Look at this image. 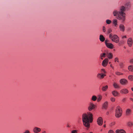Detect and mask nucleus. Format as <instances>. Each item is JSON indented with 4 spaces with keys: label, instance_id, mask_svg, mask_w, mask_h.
Segmentation results:
<instances>
[{
    "label": "nucleus",
    "instance_id": "30",
    "mask_svg": "<svg viewBox=\"0 0 133 133\" xmlns=\"http://www.w3.org/2000/svg\"><path fill=\"white\" fill-rule=\"evenodd\" d=\"M111 23V21L109 19L107 20L106 21V23L108 24H109Z\"/></svg>",
    "mask_w": 133,
    "mask_h": 133
},
{
    "label": "nucleus",
    "instance_id": "27",
    "mask_svg": "<svg viewBox=\"0 0 133 133\" xmlns=\"http://www.w3.org/2000/svg\"><path fill=\"white\" fill-rule=\"evenodd\" d=\"M97 99V97L95 96H93L92 98V100L94 101H96Z\"/></svg>",
    "mask_w": 133,
    "mask_h": 133
},
{
    "label": "nucleus",
    "instance_id": "14",
    "mask_svg": "<svg viewBox=\"0 0 133 133\" xmlns=\"http://www.w3.org/2000/svg\"><path fill=\"white\" fill-rule=\"evenodd\" d=\"M106 46L108 48L110 49H113V45L111 43H109L106 44Z\"/></svg>",
    "mask_w": 133,
    "mask_h": 133
},
{
    "label": "nucleus",
    "instance_id": "35",
    "mask_svg": "<svg viewBox=\"0 0 133 133\" xmlns=\"http://www.w3.org/2000/svg\"><path fill=\"white\" fill-rule=\"evenodd\" d=\"M129 62L132 64H133V58L131 59L129 61Z\"/></svg>",
    "mask_w": 133,
    "mask_h": 133
},
{
    "label": "nucleus",
    "instance_id": "19",
    "mask_svg": "<svg viewBox=\"0 0 133 133\" xmlns=\"http://www.w3.org/2000/svg\"><path fill=\"white\" fill-rule=\"evenodd\" d=\"M114 87L116 88H119V85L117 83H114L113 84Z\"/></svg>",
    "mask_w": 133,
    "mask_h": 133
},
{
    "label": "nucleus",
    "instance_id": "36",
    "mask_svg": "<svg viewBox=\"0 0 133 133\" xmlns=\"http://www.w3.org/2000/svg\"><path fill=\"white\" fill-rule=\"evenodd\" d=\"M71 133H77V130H73L72 131Z\"/></svg>",
    "mask_w": 133,
    "mask_h": 133
},
{
    "label": "nucleus",
    "instance_id": "15",
    "mask_svg": "<svg viewBox=\"0 0 133 133\" xmlns=\"http://www.w3.org/2000/svg\"><path fill=\"white\" fill-rule=\"evenodd\" d=\"M112 95L114 96H116L119 94L116 91H114L112 92Z\"/></svg>",
    "mask_w": 133,
    "mask_h": 133
},
{
    "label": "nucleus",
    "instance_id": "26",
    "mask_svg": "<svg viewBox=\"0 0 133 133\" xmlns=\"http://www.w3.org/2000/svg\"><path fill=\"white\" fill-rule=\"evenodd\" d=\"M128 78L129 80L131 81H133V76L129 75L128 77Z\"/></svg>",
    "mask_w": 133,
    "mask_h": 133
},
{
    "label": "nucleus",
    "instance_id": "34",
    "mask_svg": "<svg viewBox=\"0 0 133 133\" xmlns=\"http://www.w3.org/2000/svg\"><path fill=\"white\" fill-rule=\"evenodd\" d=\"M119 65L121 67V68H123L124 66V64L122 63H120L119 64Z\"/></svg>",
    "mask_w": 133,
    "mask_h": 133
},
{
    "label": "nucleus",
    "instance_id": "50",
    "mask_svg": "<svg viewBox=\"0 0 133 133\" xmlns=\"http://www.w3.org/2000/svg\"><path fill=\"white\" fill-rule=\"evenodd\" d=\"M103 126L104 127V128H105L106 127V125L105 124H104V125H103Z\"/></svg>",
    "mask_w": 133,
    "mask_h": 133
},
{
    "label": "nucleus",
    "instance_id": "10",
    "mask_svg": "<svg viewBox=\"0 0 133 133\" xmlns=\"http://www.w3.org/2000/svg\"><path fill=\"white\" fill-rule=\"evenodd\" d=\"M106 75L105 74H103L102 73L98 74L97 75V77L101 79L103 78Z\"/></svg>",
    "mask_w": 133,
    "mask_h": 133
},
{
    "label": "nucleus",
    "instance_id": "46",
    "mask_svg": "<svg viewBox=\"0 0 133 133\" xmlns=\"http://www.w3.org/2000/svg\"><path fill=\"white\" fill-rule=\"evenodd\" d=\"M127 37V36H123V37H122V38H126Z\"/></svg>",
    "mask_w": 133,
    "mask_h": 133
},
{
    "label": "nucleus",
    "instance_id": "31",
    "mask_svg": "<svg viewBox=\"0 0 133 133\" xmlns=\"http://www.w3.org/2000/svg\"><path fill=\"white\" fill-rule=\"evenodd\" d=\"M102 97L101 96H100L99 97H98L97 99V102L100 101L102 99Z\"/></svg>",
    "mask_w": 133,
    "mask_h": 133
},
{
    "label": "nucleus",
    "instance_id": "28",
    "mask_svg": "<svg viewBox=\"0 0 133 133\" xmlns=\"http://www.w3.org/2000/svg\"><path fill=\"white\" fill-rule=\"evenodd\" d=\"M112 32V30L111 29L109 28L107 31V34H109L111 33Z\"/></svg>",
    "mask_w": 133,
    "mask_h": 133
},
{
    "label": "nucleus",
    "instance_id": "37",
    "mask_svg": "<svg viewBox=\"0 0 133 133\" xmlns=\"http://www.w3.org/2000/svg\"><path fill=\"white\" fill-rule=\"evenodd\" d=\"M115 62H119L118 59L117 57H116L115 59Z\"/></svg>",
    "mask_w": 133,
    "mask_h": 133
},
{
    "label": "nucleus",
    "instance_id": "38",
    "mask_svg": "<svg viewBox=\"0 0 133 133\" xmlns=\"http://www.w3.org/2000/svg\"><path fill=\"white\" fill-rule=\"evenodd\" d=\"M109 42V41L108 39H106L105 41V43L106 45V44H108L109 43H108Z\"/></svg>",
    "mask_w": 133,
    "mask_h": 133
},
{
    "label": "nucleus",
    "instance_id": "25",
    "mask_svg": "<svg viewBox=\"0 0 133 133\" xmlns=\"http://www.w3.org/2000/svg\"><path fill=\"white\" fill-rule=\"evenodd\" d=\"M127 124L129 126H133V123L131 122H129L127 123Z\"/></svg>",
    "mask_w": 133,
    "mask_h": 133
},
{
    "label": "nucleus",
    "instance_id": "24",
    "mask_svg": "<svg viewBox=\"0 0 133 133\" xmlns=\"http://www.w3.org/2000/svg\"><path fill=\"white\" fill-rule=\"evenodd\" d=\"M108 57L109 59H111L112 58L113 55L112 53H109L108 55Z\"/></svg>",
    "mask_w": 133,
    "mask_h": 133
},
{
    "label": "nucleus",
    "instance_id": "47",
    "mask_svg": "<svg viewBox=\"0 0 133 133\" xmlns=\"http://www.w3.org/2000/svg\"><path fill=\"white\" fill-rule=\"evenodd\" d=\"M129 99L130 100L133 101V98H130Z\"/></svg>",
    "mask_w": 133,
    "mask_h": 133
},
{
    "label": "nucleus",
    "instance_id": "44",
    "mask_svg": "<svg viewBox=\"0 0 133 133\" xmlns=\"http://www.w3.org/2000/svg\"><path fill=\"white\" fill-rule=\"evenodd\" d=\"M23 133H30V132L28 130H26L25 132H24Z\"/></svg>",
    "mask_w": 133,
    "mask_h": 133
},
{
    "label": "nucleus",
    "instance_id": "33",
    "mask_svg": "<svg viewBox=\"0 0 133 133\" xmlns=\"http://www.w3.org/2000/svg\"><path fill=\"white\" fill-rule=\"evenodd\" d=\"M110 100L112 102H114L115 101V99L114 98L111 97L110 98Z\"/></svg>",
    "mask_w": 133,
    "mask_h": 133
},
{
    "label": "nucleus",
    "instance_id": "2",
    "mask_svg": "<svg viewBox=\"0 0 133 133\" xmlns=\"http://www.w3.org/2000/svg\"><path fill=\"white\" fill-rule=\"evenodd\" d=\"M120 11L118 12L117 11H114L113 14L114 16H117V18L119 20H122L124 21L125 20V14L124 13L125 10V8L124 6H122L121 8Z\"/></svg>",
    "mask_w": 133,
    "mask_h": 133
},
{
    "label": "nucleus",
    "instance_id": "7",
    "mask_svg": "<svg viewBox=\"0 0 133 133\" xmlns=\"http://www.w3.org/2000/svg\"><path fill=\"white\" fill-rule=\"evenodd\" d=\"M108 62V58L105 59L102 62V65L103 66L105 67L107 65Z\"/></svg>",
    "mask_w": 133,
    "mask_h": 133
},
{
    "label": "nucleus",
    "instance_id": "40",
    "mask_svg": "<svg viewBox=\"0 0 133 133\" xmlns=\"http://www.w3.org/2000/svg\"><path fill=\"white\" fill-rule=\"evenodd\" d=\"M108 133H115V132L112 130H110L108 132Z\"/></svg>",
    "mask_w": 133,
    "mask_h": 133
},
{
    "label": "nucleus",
    "instance_id": "43",
    "mask_svg": "<svg viewBox=\"0 0 133 133\" xmlns=\"http://www.w3.org/2000/svg\"><path fill=\"white\" fill-rule=\"evenodd\" d=\"M103 31L104 32L105 31V28L104 26H103Z\"/></svg>",
    "mask_w": 133,
    "mask_h": 133
},
{
    "label": "nucleus",
    "instance_id": "48",
    "mask_svg": "<svg viewBox=\"0 0 133 133\" xmlns=\"http://www.w3.org/2000/svg\"><path fill=\"white\" fill-rule=\"evenodd\" d=\"M127 4H128L127 5H130V3H127ZM126 4L127 5V4Z\"/></svg>",
    "mask_w": 133,
    "mask_h": 133
},
{
    "label": "nucleus",
    "instance_id": "52",
    "mask_svg": "<svg viewBox=\"0 0 133 133\" xmlns=\"http://www.w3.org/2000/svg\"><path fill=\"white\" fill-rule=\"evenodd\" d=\"M124 48H125V49H126V47H125V46H124Z\"/></svg>",
    "mask_w": 133,
    "mask_h": 133
},
{
    "label": "nucleus",
    "instance_id": "39",
    "mask_svg": "<svg viewBox=\"0 0 133 133\" xmlns=\"http://www.w3.org/2000/svg\"><path fill=\"white\" fill-rule=\"evenodd\" d=\"M115 124V122H113L110 123V126H113V125H114Z\"/></svg>",
    "mask_w": 133,
    "mask_h": 133
},
{
    "label": "nucleus",
    "instance_id": "51",
    "mask_svg": "<svg viewBox=\"0 0 133 133\" xmlns=\"http://www.w3.org/2000/svg\"><path fill=\"white\" fill-rule=\"evenodd\" d=\"M131 90H132V91H133V88H131Z\"/></svg>",
    "mask_w": 133,
    "mask_h": 133
},
{
    "label": "nucleus",
    "instance_id": "55",
    "mask_svg": "<svg viewBox=\"0 0 133 133\" xmlns=\"http://www.w3.org/2000/svg\"><path fill=\"white\" fill-rule=\"evenodd\" d=\"M109 114V112H107V114Z\"/></svg>",
    "mask_w": 133,
    "mask_h": 133
},
{
    "label": "nucleus",
    "instance_id": "12",
    "mask_svg": "<svg viewBox=\"0 0 133 133\" xmlns=\"http://www.w3.org/2000/svg\"><path fill=\"white\" fill-rule=\"evenodd\" d=\"M108 102H106L104 103L102 105V108L106 109L108 108Z\"/></svg>",
    "mask_w": 133,
    "mask_h": 133
},
{
    "label": "nucleus",
    "instance_id": "13",
    "mask_svg": "<svg viewBox=\"0 0 133 133\" xmlns=\"http://www.w3.org/2000/svg\"><path fill=\"white\" fill-rule=\"evenodd\" d=\"M41 129L40 128L37 127H35L34 129V131L35 133H37L40 132Z\"/></svg>",
    "mask_w": 133,
    "mask_h": 133
},
{
    "label": "nucleus",
    "instance_id": "49",
    "mask_svg": "<svg viewBox=\"0 0 133 133\" xmlns=\"http://www.w3.org/2000/svg\"><path fill=\"white\" fill-rule=\"evenodd\" d=\"M110 66L112 67L113 69L114 68V67H112V64H111L110 65Z\"/></svg>",
    "mask_w": 133,
    "mask_h": 133
},
{
    "label": "nucleus",
    "instance_id": "20",
    "mask_svg": "<svg viewBox=\"0 0 133 133\" xmlns=\"http://www.w3.org/2000/svg\"><path fill=\"white\" fill-rule=\"evenodd\" d=\"M108 87L107 85L103 87L102 89V90L103 91H105L108 89Z\"/></svg>",
    "mask_w": 133,
    "mask_h": 133
},
{
    "label": "nucleus",
    "instance_id": "56",
    "mask_svg": "<svg viewBox=\"0 0 133 133\" xmlns=\"http://www.w3.org/2000/svg\"><path fill=\"white\" fill-rule=\"evenodd\" d=\"M89 133H93L92 132H90Z\"/></svg>",
    "mask_w": 133,
    "mask_h": 133
},
{
    "label": "nucleus",
    "instance_id": "18",
    "mask_svg": "<svg viewBox=\"0 0 133 133\" xmlns=\"http://www.w3.org/2000/svg\"><path fill=\"white\" fill-rule=\"evenodd\" d=\"M119 28L121 31H124V27L123 25H119Z\"/></svg>",
    "mask_w": 133,
    "mask_h": 133
},
{
    "label": "nucleus",
    "instance_id": "3",
    "mask_svg": "<svg viewBox=\"0 0 133 133\" xmlns=\"http://www.w3.org/2000/svg\"><path fill=\"white\" fill-rule=\"evenodd\" d=\"M122 108L119 106H117L115 110V116L117 117H119L122 114Z\"/></svg>",
    "mask_w": 133,
    "mask_h": 133
},
{
    "label": "nucleus",
    "instance_id": "21",
    "mask_svg": "<svg viewBox=\"0 0 133 133\" xmlns=\"http://www.w3.org/2000/svg\"><path fill=\"white\" fill-rule=\"evenodd\" d=\"M112 23L114 24L115 26H116L117 25V20L116 19H114L112 21Z\"/></svg>",
    "mask_w": 133,
    "mask_h": 133
},
{
    "label": "nucleus",
    "instance_id": "29",
    "mask_svg": "<svg viewBox=\"0 0 133 133\" xmlns=\"http://www.w3.org/2000/svg\"><path fill=\"white\" fill-rule=\"evenodd\" d=\"M115 74L116 75H123V74L118 72H115Z\"/></svg>",
    "mask_w": 133,
    "mask_h": 133
},
{
    "label": "nucleus",
    "instance_id": "17",
    "mask_svg": "<svg viewBox=\"0 0 133 133\" xmlns=\"http://www.w3.org/2000/svg\"><path fill=\"white\" fill-rule=\"evenodd\" d=\"M116 133H125V132L123 130H117L116 131Z\"/></svg>",
    "mask_w": 133,
    "mask_h": 133
},
{
    "label": "nucleus",
    "instance_id": "9",
    "mask_svg": "<svg viewBox=\"0 0 133 133\" xmlns=\"http://www.w3.org/2000/svg\"><path fill=\"white\" fill-rule=\"evenodd\" d=\"M127 43L129 47H131L132 44V39L131 38H129L127 41Z\"/></svg>",
    "mask_w": 133,
    "mask_h": 133
},
{
    "label": "nucleus",
    "instance_id": "32",
    "mask_svg": "<svg viewBox=\"0 0 133 133\" xmlns=\"http://www.w3.org/2000/svg\"><path fill=\"white\" fill-rule=\"evenodd\" d=\"M106 54L105 53H103V54H101V57H105Z\"/></svg>",
    "mask_w": 133,
    "mask_h": 133
},
{
    "label": "nucleus",
    "instance_id": "8",
    "mask_svg": "<svg viewBox=\"0 0 133 133\" xmlns=\"http://www.w3.org/2000/svg\"><path fill=\"white\" fill-rule=\"evenodd\" d=\"M120 92L122 94H127L128 93L129 91L126 89H121L120 91Z\"/></svg>",
    "mask_w": 133,
    "mask_h": 133
},
{
    "label": "nucleus",
    "instance_id": "45",
    "mask_svg": "<svg viewBox=\"0 0 133 133\" xmlns=\"http://www.w3.org/2000/svg\"><path fill=\"white\" fill-rule=\"evenodd\" d=\"M126 100V99L125 98H124L122 99V101L123 102H125Z\"/></svg>",
    "mask_w": 133,
    "mask_h": 133
},
{
    "label": "nucleus",
    "instance_id": "1",
    "mask_svg": "<svg viewBox=\"0 0 133 133\" xmlns=\"http://www.w3.org/2000/svg\"><path fill=\"white\" fill-rule=\"evenodd\" d=\"M92 114L90 112L88 115L83 114L82 115V121L84 125L86 127L89 128L90 127V123H91L93 121Z\"/></svg>",
    "mask_w": 133,
    "mask_h": 133
},
{
    "label": "nucleus",
    "instance_id": "11",
    "mask_svg": "<svg viewBox=\"0 0 133 133\" xmlns=\"http://www.w3.org/2000/svg\"><path fill=\"white\" fill-rule=\"evenodd\" d=\"M95 108V105L92 103H91L88 109L89 110L91 111L94 109Z\"/></svg>",
    "mask_w": 133,
    "mask_h": 133
},
{
    "label": "nucleus",
    "instance_id": "16",
    "mask_svg": "<svg viewBox=\"0 0 133 133\" xmlns=\"http://www.w3.org/2000/svg\"><path fill=\"white\" fill-rule=\"evenodd\" d=\"M99 39L101 41L103 42L105 41V38L102 35H100Z\"/></svg>",
    "mask_w": 133,
    "mask_h": 133
},
{
    "label": "nucleus",
    "instance_id": "41",
    "mask_svg": "<svg viewBox=\"0 0 133 133\" xmlns=\"http://www.w3.org/2000/svg\"><path fill=\"white\" fill-rule=\"evenodd\" d=\"M112 34H110V35H109V38L110 39H112Z\"/></svg>",
    "mask_w": 133,
    "mask_h": 133
},
{
    "label": "nucleus",
    "instance_id": "6",
    "mask_svg": "<svg viewBox=\"0 0 133 133\" xmlns=\"http://www.w3.org/2000/svg\"><path fill=\"white\" fill-rule=\"evenodd\" d=\"M97 122L99 125H102L103 123V119L101 117H99L97 119Z\"/></svg>",
    "mask_w": 133,
    "mask_h": 133
},
{
    "label": "nucleus",
    "instance_id": "23",
    "mask_svg": "<svg viewBox=\"0 0 133 133\" xmlns=\"http://www.w3.org/2000/svg\"><path fill=\"white\" fill-rule=\"evenodd\" d=\"M131 112V110L130 109H127L126 111V115H129Z\"/></svg>",
    "mask_w": 133,
    "mask_h": 133
},
{
    "label": "nucleus",
    "instance_id": "4",
    "mask_svg": "<svg viewBox=\"0 0 133 133\" xmlns=\"http://www.w3.org/2000/svg\"><path fill=\"white\" fill-rule=\"evenodd\" d=\"M111 40L116 43H118L119 41V38L116 35H114L112 36Z\"/></svg>",
    "mask_w": 133,
    "mask_h": 133
},
{
    "label": "nucleus",
    "instance_id": "54",
    "mask_svg": "<svg viewBox=\"0 0 133 133\" xmlns=\"http://www.w3.org/2000/svg\"><path fill=\"white\" fill-rule=\"evenodd\" d=\"M101 59H103V58H102V57L101 58Z\"/></svg>",
    "mask_w": 133,
    "mask_h": 133
},
{
    "label": "nucleus",
    "instance_id": "57",
    "mask_svg": "<svg viewBox=\"0 0 133 133\" xmlns=\"http://www.w3.org/2000/svg\"><path fill=\"white\" fill-rule=\"evenodd\" d=\"M105 121L104 122V123H105Z\"/></svg>",
    "mask_w": 133,
    "mask_h": 133
},
{
    "label": "nucleus",
    "instance_id": "5",
    "mask_svg": "<svg viewBox=\"0 0 133 133\" xmlns=\"http://www.w3.org/2000/svg\"><path fill=\"white\" fill-rule=\"evenodd\" d=\"M120 83L122 85H126L128 83V81L125 78H122L119 81Z\"/></svg>",
    "mask_w": 133,
    "mask_h": 133
},
{
    "label": "nucleus",
    "instance_id": "22",
    "mask_svg": "<svg viewBox=\"0 0 133 133\" xmlns=\"http://www.w3.org/2000/svg\"><path fill=\"white\" fill-rule=\"evenodd\" d=\"M129 70L133 72V65H130L128 66Z\"/></svg>",
    "mask_w": 133,
    "mask_h": 133
},
{
    "label": "nucleus",
    "instance_id": "42",
    "mask_svg": "<svg viewBox=\"0 0 133 133\" xmlns=\"http://www.w3.org/2000/svg\"><path fill=\"white\" fill-rule=\"evenodd\" d=\"M101 71H102V72H103L104 73H106V71H105V70L104 69H101Z\"/></svg>",
    "mask_w": 133,
    "mask_h": 133
},
{
    "label": "nucleus",
    "instance_id": "53",
    "mask_svg": "<svg viewBox=\"0 0 133 133\" xmlns=\"http://www.w3.org/2000/svg\"><path fill=\"white\" fill-rule=\"evenodd\" d=\"M42 133H46L45 131H44V132H43Z\"/></svg>",
    "mask_w": 133,
    "mask_h": 133
}]
</instances>
